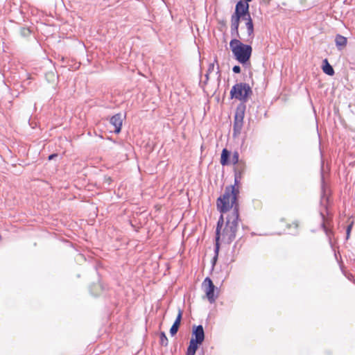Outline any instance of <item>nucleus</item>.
<instances>
[{
	"instance_id": "obj_1",
	"label": "nucleus",
	"mask_w": 355,
	"mask_h": 355,
	"mask_svg": "<svg viewBox=\"0 0 355 355\" xmlns=\"http://www.w3.org/2000/svg\"><path fill=\"white\" fill-rule=\"evenodd\" d=\"M234 184L227 187L224 193L217 199V209L221 214L227 212L232 208L234 210L236 206L239 208L237 197L239 191V189L236 188Z\"/></svg>"
},
{
	"instance_id": "obj_2",
	"label": "nucleus",
	"mask_w": 355,
	"mask_h": 355,
	"mask_svg": "<svg viewBox=\"0 0 355 355\" xmlns=\"http://www.w3.org/2000/svg\"><path fill=\"white\" fill-rule=\"evenodd\" d=\"M230 47L235 59L241 64H245L250 60L252 52L250 45L245 44L240 40L234 38L230 42Z\"/></svg>"
},
{
	"instance_id": "obj_3",
	"label": "nucleus",
	"mask_w": 355,
	"mask_h": 355,
	"mask_svg": "<svg viewBox=\"0 0 355 355\" xmlns=\"http://www.w3.org/2000/svg\"><path fill=\"white\" fill-rule=\"evenodd\" d=\"M239 213L237 206L227 217L225 228L222 233V239L227 243H232L236 238L239 225Z\"/></svg>"
},
{
	"instance_id": "obj_4",
	"label": "nucleus",
	"mask_w": 355,
	"mask_h": 355,
	"mask_svg": "<svg viewBox=\"0 0 355 355\" xmlns=\"http://www.w3.org/2000/svg\"><path fill=\"white\" fill-rule=\"evenodd\" d=\"M234 15L239 16L242 20L245 21V26L248 32V39H243L245 42H251L254 38V24L249 11V4L243 1H239L235 7Z\"/></svg>"
},
{
	"instance_id": "obj_5",
	"label": "nucleus",
	"mask_w": 355,
	"mask_h": 355,
	"mask_svg": "<svg viewBox=\"0 0 355 355\" xmlns=\"http://www.w3.org/2000/svg\"><path fill=\"white\" fill-rule=\"evenodd\" d=\"M252 94L250 86L247 83H236L231 89V98L239 100L243 103L248 101L249 96Z\"/></svg>"
},
{
	"instance_id": "obj_6",
	"label": "nucleus",
	"mask_w": 355,
	"mask_h": 355,
	"mask_svg": "<svg viewBox=\"0 0 355 355\" xmlns=\"http://www.w3.org/2000/svg\"><path fill=\"white\" fill-rule=\"evenodd\" d=\"M202 287L209 302L210 303L214 302L216 300V297H214L215 286L211 279L209 277H206L202 283Z\"/></svg>"
},
{
	"instance_id": "obj_7",
	"label": "nucleus",
	"mask_w": 355,
	"mask_h": 355,
	"mask_svg": "<svg viewBox=\"0 0 355 355\" xmlns=\"http://www.w3.org/2000/svg\"><path fill=\"white\" fill-rule=\"evenodd\" d=\"M196 343L202 344L205 340V331L202 325L193 326L192 329V338Z\"/></svg>"
},
{
	"instance_id": "obj_8",
	"label": "nucleus",
	"mask_w": 355,
	"mask_h": 355,
	"mask_svg": "<svg viewBox=\"0 0 355 355\" xmlns=\"http://www.w3.org/2000/svg\"><path fill=\"white\" fill-rule=\"evenodd\" d=\"M242 19L241 17L233 14L231 16V35L234 37V38H241L240 34L239 32V27L240 20Z\"/></svg>"
},
{
	"instance_id": "obj_9",
	"label": "nucleus",
	"mask_w": 355,
	"mask_h": 355,
	"mask_svg": "<svg viewBox=\"0 0 355 355\" xmlns=\"http://www.w3.org/2000/svg\"><path fill=\"white\" fill-rule=\"evenodd\" d=\"M243 117L244 110L238 107L234 116V130L235 132L241 130L243 125Z\"/></svg>"
},
{
	"instance_id": "obj_10",
	"label": "nucleus",
	"mask_w": 355,
	"mask_h": 355,
	"mask_svg": "<svg viewBox=\"0 0 355 355\" xmlns=\"http://www.w3.org/2000/svg\"><path fill=\"white\" fill-rule=\"evenodd\" d=\"M110 123L114 126V132L119 134L121 130L123 124L122 114L118 113L112 116L110 119Z\"/></svg>"
},
{
	"instance_id": "obj_11",
	"label": "nucleus",
	"mask_w": 355,
	"mask_h": 355,
	"mask_svg": "<svg viewBox=\"0 0 355 355\" xmlns=\"http://www.w3.org/2000/svg\"><path fill=\"white\" fill-rule=\"evenodd\" d=\"M245 163L241 161L239 164L235 165L234 167V184L237 185L242 178L243 174L245 171Z\"/></svg>"
},
{
	"instance_id": "obj_12",
	"label": "nucleus",
	"mask_w": 355,
	"mask_h": 355,
	"mask_svg": "<svg viewBox=\"0 0 355 355\" xmlns=\"http://www.w3.org/2000/svg\"><path fill=\"white\" fill-rule=\"evenodd\" d=\"M182 317V311L181 309H179L178 314L176 317V319H175L174 323L173 324L172 327L170 329V334L172 336H175L177 334V332L178 331V329H179V327H180V325L181 323Z\"/></svg>"
},
{
	"instance_id": "obj_13",
	"label": "nucleus",
	"mask_w": 355,
	"mask_h": 355,
	"mask_svg": "<svg viewBox=\"0 0 355 355\" xmlns=\"http://www.w3.org/2000/svg\"><path fill=\"white\" fill-rule=\"evenodd\" d=\"M335 43L338 50L342 51L347 46V39L340 34H337L335 37Z\"/></svg>"
},
{
	"instance_id": "obj_14",
	"label": "nucleus",
	"mask_w": 355,
	"mask_h": 355,
	"mask_svg": "<svg viewBox=\"0 0 355 355\" xmlns=\"http://www.w3.org/2000/svg\"><path fill=\"white\" fill-rule=\"evenodd\" d=\"M201 345L199 343L195 342L193 340H190L189 347H187L186 355H195L198 348V345Z\"/></svg>"
},
{
	"instance_id": "obj_15",
	"label": "nucleus",
	"mask_w": 355,
	"mask_h": 355,
	"mask_svg": "<svg viewBox=\"0 0 355 355\" xmlns=\"http://www.w3.org/2000/svg\"><path fill=\"white\" fill-rule=\"evenodd\" d=\"M230 152L227 149L224 148L222 150L220 157V164L223 166H227L230 164Z\"/></svg>"
},
{
	"instance_id": "obj_16",
	"label": "nucleus",
	"mask_w": 355,
	"mask_h": 355,
	"mask_svg": "<svg viewBox=\"0 0 355 355\" xmlns=\"http://www.w3.org/2000/svg\"><path fill=\"white\" fill-rule=\"evenodd\" d=\"M322 70L329 76H333L334 74V70L327 59L323 60Z\"/></svg>"
},
{
	"instance_id": "obj_17",
	"label": "nucleus",
	"mask_w": 355,
	"mask_h": 355,
	"mask_svg": "<svg viewBox=\"0 0 355 355\" xmlns=\"http://www.w3.org/2000/svg\"><path fill=\"white\" fill-rule=\"evenodd\" d=\"M224 222L223 214L220 215L218 221L217 223V227L216 230V241H219L220 238V230L223 227Z\"/></svg>"
},
{
	"instance_id": "obj_18",
	"label": "nucleus",
	"mask_w": 355,
	"mask_h": 355,
	"mask_svg": "<svg viewBox=\"0 0 355 355\" xmlns=\"http://www.w3.org/2000/svg\"><path fill=\"white\" fill-rule=\"evenodd\" d=\"M159 343L162 346H167L168 343V338L166 336V334L164 331H162L159 335Z\"/></svg>"
},
{
	"instance_id": "obj_19",
	"label": "nucleus",
	"mask_w": 355,
	"mask_h": 355,
	"mask_svg": "<svg viewBox=\"0 0 355 355\" xmlns=\"http://www.w3.org/2000/svg\"><path fill=\"white\" fill-rule=\"evenodd\" d=\"M219 249H220L219 241H216L215 250H214L215 255H214V258L212 259L213 264H215L216 261H217L218 256Z\"/></svg>"
},
{
	"instance_id": "obj_20",
	"label": "nucleus",
	"mask_w": 355,
	"mask_h": 355,
	"mask_svg": "<svg viewBox=\"0 0 355 355\" xmlns=\"http://www.w3.org/2000/svg\"><path fill=\"white\" fill-rule=\"evenodd\" d=\"M241 160H239V154L237 151H234L233 153L232 157V162L234 165H236L241 162Z\"/></svg>"
},
{
	"instance_id": "obj_21",
	"label": "nucleus",
	"mask_w": 355,
	"mask_h": 355,
	"mask_svg": "<svg viewBox=\"0 0 355 355\" xmlns=\"http://www.w3.org/2000/svg\"><path fill=\"white\" fill-rule=\"evenodd\" d=\"M214 69V63H211L209 65V69L207 70V73H206L205 76H206V79L207 80L209 79V73H211V71H213Z\"/></svg>"
},
{
	"instance_id": "obj_22",
	"label": "nucleus",
	"mask_w": 355,
	"mask_h": 355,
	"mask_svg": "<svg viewBox=\"0 0 355 355\" xmlns=\"http://www.w3.org/2000/svg\"><path fill=\"white\" fill-rule=\"evenodd\" d=\"M353 226V222H352L347 227L346 230V239H348L350 236V232Z\"/></svg>"
},
{
	"instance_id": "obj_23",
	"label": "nucleus",
	"mask_w": 355,
	"mask_h": 355,
	"mask_svg": "<svg viewBox=\"0 0 355 355\" xmlns=\"http://www.w3.org/2000/svg\"><path fill=\"white\" fill-rule=\"evenodd\" d=\"M232 71L235 73H239L241 72V67L239 65H235L233 67Z\"/></svg>"
},
{
	"instance_id": "obj_24",
	"label": "nucleus",
	"mask_w": 355,
	"mask_h": 355,
	"mask_svg": "<svg viewBox=\"0 0 355 355\" xmlns=\"http://www.w3.org/2000/svg\"><path fill=\"white\" fill-rule=\"evenodd\" d=\"M57 157V155L56 154H52L51 155H49V159L51 160V159H53L54 157Z\"/></svg>"
},
{
	"instance_id": "obj_25",
	"label": "nucleus",
	"mask_w": 355,
	"mask_h": 355,
	"mask_svg": "<svg viewBox=\"0 0 355 355\" xmlns=\"http://www.w3.org/2000/svg\"><path fill=\"white\" fill-rule=\"evenodd\" d=\"M322 227H323L324 230L325 231V232H326L327 235L328 236H329V231H328V230L325 227V226H324V224L322 225Z\"/></svg>"
},
{
	"instance_id": "obj_26",
	"label": "nucleus",
	"mask_w": 355,
	"mask_h": 355,
	"mask_svg": "<svg viewBox=\"0 0 355 355\" xmlns=\"http://www.w3.org/2000/svg\"><path fill=\"white\" fill-rule=\"evenodd\" d=\"M105 180H106V181H107L109 184H110V182L112 181V179H111V178H110V177H107V178H106V177H105Z\"/></svg>"
},
{
	"instance_id": "obj_27",
	"label": "nucleus",
	"mask_w": 355,
	"mask_h": 355,
	"mask_svg": "<svg viewBox=\"0 0 355 355\" xmlns=\"http://www.w3.org/2000/svg\"><path fill=\"white\" fill-rule=\"evenodd\" d=\"M293 225H294V227H295V229H297V227H298V224H297V223H295V222L293 223Z\"/></svg>"
},
{
	"instance_id": "obj_28",
	"label": "nucleus",
	"mask_w": 355,
	"mask_h": 355,
	"mask_svg": "<svg viewBox=\"0 0 355 355\" xmlns=\"http://www.w3.org/2000/svg\"><path fill=\"white\" fill-rule=\"evenodd\" d=\"M24 34H26V32L29 33V30L28 29H24Z\"/></svg>"
},
{
	"instance_id": "obj_29",
	"label": "nucleus",
	"mask_w": 355,
	"mask_h": 355,
	"mask_svg": "<svg viewBox=\"0 0 355 355\" xmlns=\"http://www.w3.org/2000/svg\"><path fill=\"white\" fill-rule=\"evenodd\" d=\"M244 1H244L245 3H248L249 2L252 1V0H244Z\"/></svg>"
},
{
	"instance_id": "obj_30",
	"label": "nucleus",
	"mask_w": 355,
	"mask_h": 355,
	"mask_svg": "<svg viewBox=\"0 0 355 355\" xmlns=\"http://www.w3.org/2000/svg\"><path fill=\"white\" fill-rule=\"evenodd\" d=\"M291 225H290V224H288V225H287V227H288V229H290V228H291Z\"/></svg>"
}]
</instances>
